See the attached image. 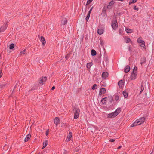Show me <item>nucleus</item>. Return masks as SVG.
Masks as SVG:
<instances>
[{"mask_svg": "<svg viewBox=\"0 0 154 154\" xmlns=\"http://www.w3.org/2000/svg\"><path fill=\"white\" fill-rule=\"evenodd\" d=\"M68 152H67L66 150H64V152H63V154H67Z\"/></svg>", "mask_w": 154, "mask_h": 154, "instance_id": "a19ab883", "label": "nucleus"}, {"mask_svg": "<svg viewBox=\"0 0 154 154\" xmlns=\"http://www.w3.org/2000/svg\"><path fill=\"white\" fill-rule=\"evenodd\" d=\"M40 40L42 42V45H44L45 44L46 41L43 37H41Z\"/></svg>", "mask_w": 154, "mask_h": 154, "instance_id": "dca6fc26", "label": "nucleus"}, {"mask_svg": "<svg viewBox=\"0 0 154 154\" xmlns=\"http://www.w3.org/2000/svg\"><path fill=\"white\" fill-rule=\"evenodd\" d=\"M124 81L122 80H121L118 82V84L119 88H121L123 85Z\"/></svg>", "mask_w": 154, "mask_h": 154, "instance_id": "4468645a", "label": "nucleus"}, {"mask_svg": "<svg viewBox=\"0 0 154 154\" xmlns=\"http://www.w3.org/2000/svg\"><path fill=\"white\" fill-rule=\"evenodd\" d=\"M92 10V8H91L90 9V10L89 11L88 14H90L91 13V11Z\"/></svg>", "mask_w": 154, "mask_h": 154, "instance_id": "58836bf2", "label": "nucleus"}, {"mask_svg": "<svg viewBox=\"0 0 154 154\" xmlns=\"http://www.w3.org/2000/svg\"><path fill=\"white\" fill-rule=\"evenodd\" d=\"M46 77H42L40 79L39 83L42 84H44L46 81Z\"/></svg>", "mask_w": 154, "mask_h": 154, "instance_id": "423d86ee", "label": "nucleus"}, {"mask_svg": "<svg viewBox=\"0 0 154 154\" xmlns=\"http://www.w3.org/2000/svg\"><path fill=\"white\" fill-rule=\"evenodd\" d=\"M104 32V30L102 29H98L97 30V32L98 34L101 35L103 34Z\"/></svg>", "mask_w": 154, "mask_h": 154, "instance_id": "2eb2a0df", "label": "nucleus"}, {"mask_svg": "<svg viewBox=\"0 0 154 154\" xmlns=\"http://www.w3.org/2000/svg\"><path fill=\"white\" fill-rule=\"evenodd\" d=\"M74 119H77L79 116L80 109L78 108H76L74 110Z\"/></svg>", "mask_w": 154, "mask_h": 154, "instance_id": "7ed1b4c3", "label": "nucleus"}, {"mask_svg": "<svg viewBox=\"0 0 154 154\" xmlns=\"http://www.w3.org/2000/svg\"><path fill=\"white\" fill-rule=\"evenodd\" d=\"M30 137L31 135L30 134H29L27 135L24 139L25 142H26L27 141L30 139Z\"/></svg>", "mask_w": 154, "mask_h": 154, "instance_id": "f3484780", "label": "nucleus"}, {"mask_svg": "<svg viewBox=\"0 0 154 154\" xmlns=\"http://www.w3.org/2000/svg\"><path fill=\"white\" fill-rule=\"evenodd\" d=\"M14 44H11L10 45L9 48L11 49H12L13 48H14Z\"/></svg>", "mask_w": 154, "mask_h": 154, "instance_id": "cd10ccee", "label": "nucleus"}, {"mask_svg": "<svg viewBox=\"0 0 154 154\" xmlns=\"http://www.w3.org/2000/svg\"><path fill=\"white\" fill-rule=\"evenodd\" d=\"M125 31L127 33H131L132 32L133 30L132 29H130L129 28H126L125 29Z\"/></svg>", "mask_w": 154, "mask_h": 154, "instance_id": "aec40b11", "label": "nucleus"}, {"mask_svg": "<svg viewBox=\"0 0 154 154\" xmlns=\"http://www.w3.org/2000/svg\"><path fill=\"white\" fill-rule=\"evenodd\" d=\"M90 14H87V15L86 17V19H85L87 21H88V19L89 18V17H90Z\"/></svg>", "mask_w": 154, "mask_h": 154, "instance_id": "2f4dec72", "label": "nucleus"}, {"mask_svg": "<svg viewBox=\"0 0 154 154\" xmlns=\"http://www.w3.org/2000/svg\"><path fill=\"white\" fill-rule=\"evenodd\" d=\"M97 85L96 84H94L92 87V89L93 90H94L97 88Z\"/></svg>", "mask_w": 154, "mask_h": 154, "instance_id": "7c9ffc66", "label": "nucleus"}, {"mask_svg": "<svg viewBox=\"0 0 154 154\" xmlns=\"http://www.w3.org/2000/svg\"><path fill=\"white\" fill-rule=\"evenodd\" d=\"M145 119L144 117H141L137 120L134 123L131 125V127H133L140 125L143 123Z\"/></svg>", "mask_w": 154, "mask_h": 154, "instance_id": "f257e3e1", "label": "nucleus"}, {"mask_svg": "<svg viewBox=\"0 0 154 154\" xmlns=\"http://www.w3.org/2000/svg\"><path fill=\"white\" fill-rule=\"evenodd\" d=\"M137 0H133L131 1H130L129 2V4L135 3L137 2Z\"/></svg>", "mask_w": 154, "mask_h": 154, "instance_id": "473e14b6", "label": "nucleus"}, {"mask_svg": "<svg viewBox=\"0 0 154 154\" xmlns=\"http://www.w3.org/2000/svg\"><path fill=\"white\" fill-rule=\"evenodd\" d=\"M72 133H71V132H70L69 133V134L67 136V139H66V140L67 141H69L70 140L72 136Z\"/></svg>", "mask_w": 154, "mask_h": 154, "instance_id": "ddd939ff", "label": "nucleus"}, {"mask_svg": "<svg viewBox=\"0 0 154 154\" xmlns=\"http://www.w3.org/2000/svg\"><path fill=\"white\" fill-rule=\"evenodd\" d=\"M146 61V59L143 57L141 59V61H140V64L141 65H142V64L144 63H145Z\"/></svg>", "mask_w": 154, "mask_h": 154, "instance_id": "412c9836", "label": "nucleus"}, {"mask_svg": "<svg viewBox=\"0 0 154 154\" xmlns=\"http://www.w3.org/2000/svg\"><path fill=\"white\" fill-rule=\"evenodd\" d=\"M91 54L92 55V56H95L96 55V52L95 51L94 49H92L91 50Z\"/></svg>", "mask_w": 154, "mask_h": 154, "instance_id": "4be33fe9", "label": "nucleus"}, {"mask_svg": "<svg viewBox=\"0 0 154 154\" xmlns=\"http://www.w3.org/2000/svg\"><path fill=\"white\" fill-rule=\"evenodd\" d=\"M92 64L91 63H88L87 64L86 66L88 68H90L92 66Z\"/></svg>", "mask_w": 154, "mask_h": 154, "instance_id": "393cba45", "label": "nucleus"}, {"mask_svg": "<svg viewBox=\"0 0 154 154\" xmlns=\"http://www.w3.org/2000/svg\"><path fill=\"white\" fill-rule=\"evenodd\" d=\"M7 26L6 24L2 26L0 29V32H4L7 28Z\"/></svg>", "mask_w": 154, "mask_h": 154, "instance_id": "9b49d317", "label": "nucleus"}, {"mask_svg": "<svg viewBox=\"0 0 154 154\" xmlns=\"http://www.w3.org/2000/svg\"><path fill=\"white\" fill-rule=\"evenodd\" d=\"M48 144V141L46 140L45 141L44 143H43V147L42 148V149H43Z\"/></svg>", "mask_w": 154, "mask_h": 154, "instance_id": "b1692460", "label": "nucleus"}, {"mask_svg": "<svg viewBox=\"0 0 154 154\" xmlns=\"http://www.w3.org/2000/svg\"><path fill=\"white\" fill-rule=\"evenodd\" d=\"M120 109L118 108L116 109L115 112L109 114L108 115L107 117L109 118H114L120 113Z\"/></svg>", "mask_w": 154, "mask_h": 154, "instance_id": "f03ea898", "label": "nucleus"}, {"mask_svg": "<svg viewBox=\"0 0 154 154\" xmlns=\"http://www.w3.org/2000/svg\"><path fill=\"white\" fill-rule=\"evenodd\" d=\"M26 51V49H24V50L23 51L20 53V54L21 55L24 54H25Z\"/></svg>", "mask_w": 154, "mask_h": 154, "instance_id": "c756f323", "label": "nucleus"}, {"mask_svg": "<svg viewBox=\"0 0 154 154\" xmlns=\"http://www.w3.org/2000/svg\"><path fill=\"white\" fill-rule=\"evenodd\" d=\"M48 130L46 132V135L47 136L48 134Z\"/></svg>", "mask_w": 154, "mask_h": 154, "instance_id": "ea45409f", "label": "nucleus"}, {"mask_svg": "<svg viewBox=\"0 0 154 154\" xmlns=\"http://www.w3.org/2000/svg\"><path fill=\"white\" fill-rule=\"evenodd\" d=\"M114 2L113 1H111L109 3L108 5L107 6V8H108L109 9H110L111 8V7H110L112 5H113L114 4Z\"/></svg>", "mask_w": 154, "mask_h": 154, "instance_id": "5701e85b", "label": "nucleus"}, {"mask_svg": "<svg viewBox=\"0 0 154 154\" xmlns=\"http://www.w3.org/2000/svg\"><path fill=\"white\" fill-rule=\"evenodd\" d=\"M119 97L118 96L116 95L115 96V98L116 101H117L119 100Z\"/></svg>", "mask_w": 154, "mask_h": 154, "instance_id": "c9c22d12", "label": "nucleus"}, {"mask_svg": "<svg viewBox=\"0 0 154 154\" xmlns=\"http://www.w3.org/2000/svg\"><path fill=\"white\" fill-rule=\"evenodd\" d=\"M137 75V73H132L131 74V80H134L136 79Z\"/></svg>", "mask_w": 154, "mask_h": 154, "instance_id": "0eeeda50", "label": "nucleus"}, {"mask_svg": "<svg viewBox=\"0 0 154 154\" xmlns=\"http://www.w3.org/2000/svg\"><path fill=\"white\" fill-rule=\"evenodd\" d=\"M4 86V85L0 84V88H2Z\"/></svg>", "mask_w": 154, "mask_h": 154, "instance_id": "37998d69", "label": "nucleus"}, {"mask_svg": "<svg viewBox=\"0 0 154 154\" xmlns=\"http://www.w3.org/2000/svg\"><path fill=\"white\" fill-rule=\"evenodd\" d=\"M2 70H0V78H1L2 75Z\"/></svg>", "mask_w": 154, "mask_h": 154, "instance_id": "e433bc0d", "label": "nucleus"}, {"mask_svg": "<svg viewBox=\"0 0 154 154\" xmlns=\"http://www.w3.org/2000/svg\"><path fill=\"white\" fill-rule=\"evenodd\" d=\"M92 0H88L87 5H89L92 1Z\"/></svg>", "mask_w": 154, "mask_h": 154, "instance_id": "f704fd0d", "label": "nucleus"}, {"mask_svg": "<svg viewBox=\"0 0 154 154\" xmlns=\"http://www.w3.org/2000/svg\"><path fill=\"white\" fill-rule=\"evenodd\" d=\"M130 68L128 65L126 66L125 68L124 72L126 73L128 72L130 70Z\"/></svg>", "mask_w": 154, "mask_h": 154, "instance_id": "9d476101", "label": "nucleus"}, {"mask_svg": "<svg viewBox=\"0 0 154 154\" xmlns=\"http://www.w3.org/2000/svg\"><path fill=\"white\" fill-rule=\"evenodd\" d=\"M126 42L127 43H129L131 42V39L130 38H125Z\"/></svg>", "mask_w": 154, "mask_h": 154, "instance_id": "bb28decb", "label": "nucleus"}, {"mask_svg": "<svg viewBox=\"0 0 154 154\" xmlns=\"http://www.w3.org/2000/svg\"><path fill=\"white\" fill-rule=\"evenodd\" d=\"M106 92V90L104 88H101L100 90L99 94L101 95L104 94Z\"/></svg>", "mask_w": 154, "mask_h": 154, "instance_id": "6e6552de", "label": "nucleus"}, {"mask_svg": "<svg viewBox=\"0 0 154 154\" xmlns=\"http://www.w3.org/2000/svg\"><path fill=\"white\" fill-rule=\"evenodd\" d=\"M111 26L114 30H116L118 26L117 21L116 20H113L112 22Z\"/></svg>", "mask_w": 154, "mask_h": 154, "instance_id": "20e7f679", "label": "nucleus"}, {"mask_svg": "<svg viewBox=\"0 0 154 154\" xmlns=\"http://www.w3.org/2000/svg\"><path fill=\"white\" fill-rule=\"evenodd\" d=\"M134 9L135 10H137V11H138V8H137L136 7V6H134Z\"/></svg>", "mask_w": 154, "mask_h": 154, "instance_id": "4c0bfd02", "label": "nucleus"}, {"mask_svg": "<svg viewBox=\"0 0 154 154\" xmlns=\"http://www.w3.org/2000/svg\"><path fill=\"white\" fill-rule=\"evenodd\" d=\"M102 77L103 79H105L108 76V73L106 72H103L102 75Z\"/></svg>", "mask_w": 154, "mask_h": 154, "instance_id": "1a4fd4ad", "label": "nucleus"}, {"mask_svg": "<svg viewBox=\"0 0 154 154\" xmlns=\"http://www.w3.org/2000/svg\"><path fill=\"white\" fill-rule=\"evenodd\" d=\"M107 100V98L105 97L103 98L101 100V102L103 104H104L105 103L106 100Z\"/></svg>", "mask_w": 154, "mask_h": 154, "instance_id": "a878e982", "label": "nucleus"}, {"mask_svg": "<svg viewBox=\"0 0 154 154\" xmlns=\"http://www.w3.org/2000/svg\"><path fill=\"white\" fill-rule=\"evenodd\" d=\"M54 123L57 125L60 123V121L59 119L57 117H56L54 120Z\"/></svg>", "mask_w": 154, "mask_h": 154, "instance_id": "f8f14e48", "label": "nucleus"}, {"mask_svg": "<svg viewBox=\"0 0 154 154\" xmlns=\"http://www.w3.org/2000/svg\"><path fill=\"white\" fill-rule=\"evenodd\" d=\"M67 23V21L66 18H64L62 20V23L63 25H65Z\"/></svg>", "mask_w": 154, "mask_h": 154, "instance_id": "6ab92c4d", "label": "nucleus"}, {"mask_svg": "<svg viewBox=\"0 0 154 154\" xmlns=\"http://www.w3.org/2000/svg\"><path fill=\"white\" fill-rule=\"evenodd\" d=\"M115 141V140L113 139H110V141L112 142H114Z\"/></svg>", "mask_w": 154, "mask_h": 154, "instance_id": "79ce46f5", "label": "nucleus"}, {"mask_svg": "<svg viewBox=\"0 0 154 154\" xmlns=\"http://www.w3.org/2000/svg\"><path fill=\"white\" fill-rule=\"evenodd\" d=\"M122 93H123V94L125 98H126L128 97V92H127V91L126 90L124 91Z\"/></svg>", "mask_w": 154, "mask_h": 154, "instance_id": "a211bd4d", "label": "nucleus"}, {"mask_svg": "<svg viewBox=\"0 0 154 154\" xmlns=\"http://www.w3.org/2000/svg\"><path fill=\"white\" fill-rule=\"evenodd\" d=\"M121 147H122V146H119L118 147V149H119L121 148Z\"/></svg>", "mask_w": 154, "mask_h": 154, "instance_id": "a18cd8bd", "label": "nucleus"}, {"mask_svg": "<svg viewBox=\"0 0 154 154\" xmlns=\"http://www.w3.org/2000/svg\"><path fill=\"white\" fill-rule=\"evenodd\" d=\"M137 42L140 46L142 47H144L145 46V42L142 40L141 38H139L138 39Z\"/></svg>", "mask_w": 154, "mask_h": 154, "instance_id": "39448f33", "label": "nucleus"}, {"mask_svg": "<svg viewBox=\"0 0 154 154\" xmlns=\"http://www.w3.org/2000/svg\"><path fill=\"white\" fill-rule=\"evenodd\" d=\"M55 88V86H53L52 87V88H51V89L53 90Z\"/></svg>", "mask_w": 154, "mask_h": 154, "instance_id": "c03bdc74", "label": "nucleus"}, {"mask_svg": "<svg viewBox=\"0 0 154 154\" xmlns=\"http://www.w3.org/2000/svg\"><path fill=\"white\" fill-rule=\"evenodd\" d=\"M137 68L136 67H135L133 69V73H137Z\"/></svg>", "mask_w": 154, "mask_h": 154, "instance_id": "c85d7f7f", "label": "nucleus"}, {"mask_svg": "<svg viewBox=\"0 0 154 154\" xmlns=\"http://www.w3.org/2000/svg\"><path fill=\"white\" fill-rule=\"evenodd\" d=\"M144 90V87L142 85L141 87V91L140 92V93L141 94V93L142 92V91L143 90Z\"/></svg>", "mask_w": 154, "mask_h": 154, "instance_id": "72a5a7b5", "label": "nucleus"}]
</instances>
